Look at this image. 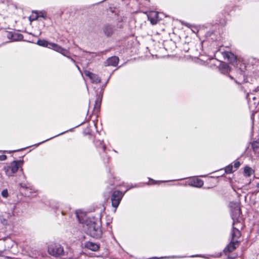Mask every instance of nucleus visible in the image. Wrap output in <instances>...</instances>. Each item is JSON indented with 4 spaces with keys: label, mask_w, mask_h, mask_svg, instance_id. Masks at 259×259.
<instances>
[{
    "label": "nucleus",
    "mask_w": 259,
    "mask_h": 259,
    "mask_svg": "<svg viewBox=\"0 0 259 259\" xmlns=\"http://www.w3.org/2000/svg\"><path fill=\"white\" fill-rule=\"evenodd\" d=\"M48 252L50 255L56 257L67 258L72 257V253L70 250L68 248L64 249L61 244L58 243L50 244L48 246Z\"/></svg>",
    "instance_id": "1"
},
{
    "label": "nucleus",
    "mask_w": 259,
    "mask_h": 259,
    "mask_svg": "<svg viewBox=\"0 0 259 259\" xmlns=\"http://www.w3.org/2000/svg\"><path fill=\"white\" fill-rule=\"evenodd\" d=\"M86 233L95 238H99L102 235L100 225L95 222L90 221L84 226Z\"/></svg>",
    "instance_id": "2"
},
{
    "label": "nucleus",
    "mask_w": 259,
    "mask_h": 259,
    "mask_svg": "<svg viewBox=\"0 0 259 259\" xmlns=\"http://www.w3.org/2000/svg\"><path fill=\"white\" fill-rule=\"evenodd\" d=\"M15 209V205L8 204L6 206V208L3 210L4 214L0 215V222L3 225L7 226L9 224L8 219L14 215V211Z\"/></svg>",
    "instance_id": "3"
},
{
    "label": "nucleus",
    "mask_w": 259,
    "mask_h": 259,
    "mask_svg": "<svg viewBox=\"0 0 259 259\" xmlns=\"http://www.w3.org/2000/svg\"><path fill=\"white\" fill-rule=\"evenodd\" d=\"M231 217L234 225L241 223L239 221V218L241 213V210L237 203L231 202Z\"/></svg>",
    "instance_id": "4"
},
{
    "label": "nucleus",
    "mask_w": 259,
    "mask_h": 259,
    "mask_svg": "<svg viewBox=\"0 0 259 259\" xmlns=\"http://www.w3.org/2000/svg\"><path fill=\"white\" fill-rule=\"evenodd\" d=\"M23 162L21 160L14 161L10 165L4 167L5 174L8 177L12 176L17 171Z\"/></svg>",
    "instance_id": "5"
},
{
    "label": "nucleus",
    "mask_w": 259,
    "mask_h": 259,
    "mask_svg": "<svg viewBox=\"0 0 259 259\" xmlns=\"http://www.w3.org/2000/svg\"><path fill=\"white\" fill-rule=\"evenodd\" d=\"M123 194L119 191H115L111 198L112 205L114 207L117 208L123 197Z\"/></svg>",
    "instance_id": "6"
},
{
    "label": "nucleus",
    "mask_w": 259,
    "mask_h": 259,
    "mask_svg": "<svg viewBox=\"0 0 259 259\" xmlns=\"http://www.w3.org/2000/svg\"><path fill=\"white\" fill-rule=\"evenodd\" d=\"M232 225L233 228L231 232L232 240H237L241 236V233L239 229L242 228V224L241 223H239L237 225H234L233 223Z\"/></svg>",
    "instance_id": "7"
},
{
    "label": "nucleus",
    "mask_w": 259,
    "mask_h": 259,
    "mask_svg": "<svg viewBox=\"0 0 259 259\" xmlns=\"http://www.w3.org/2000/svg\"><path fill=\"white\" fill-rule=\"evenodd\" d=\"M50 49H52L56 52L61 53L63 55L70 58L69 57L67 56V55L69 54V52L67 50L63 49L61 47L55 43L51 42V46H50Z\"/></svg>",
    "instance_id": "8"
},
{
    "label": "nucleus",
    "mask_w": 259,
    "mask_h": 259,
    "mask_svg": "<svg viewBox=\"0 0 259 259\" xmlns=\"http://www.w3.org/2000/svg\"><path fill=\"white\" fill-rule=\"evenodd\" d=\"M84 74L90 78L92 82L98 83L101 82V79L97 74H94L88 70L84 71Z\"/></svg>",
    "instance_id": "9"
},
{
    "label": "nucleus",
    "mask_w": 259,
    "mask_h": 259,
    "mask_svg": "<svg viewBox=\"0 0 259 259\" xmlns=\"http://www.w3.org/2000/svg\"><path fill=\"white\" fill-rule=\"evenodd\" d=\"M223 56L224 57L227 58L231 64L233 65H235V64L237 62V58L233 53L229 52H224L223 53Z\"/></svg>",
    "instance_id": "10"
},
{
    "label": "nucleus",
    "mask_w": 259,
    "mask_h": 259,
    "mask_svg": "<svg viewBox=\"0 0 259 259\" xmlns=\"http://www.w3.org/2000/svg\"><path fill=\"white\" fill-rule=\"evenodd\" d=\"M119 58L116 56H113L109 58L105 62L107 66H116L118 65Z\"/></svg>",
    "instance_id": "11"
},
{
    "label": "nucleus",
    "mask_w": 259,
    "mask_h": 259,
    "mask_svg": "<svg viewBox=\"0 0 259 259\" xmlns=\"http://www.w3.org/2000/svg\"><path fill=\"white\" fill-rule=\"evenodd\" d=\"M85 247L93 251H98L99 249V245L91 241L87 242L85 243Z\"/></svg>",
    "instance_id": "12"
},
{
    "label": "nucleus",
    "mask_w": 259,
    "mask_h": 259,
    "mask_svg": "<svg viewBox=\"0 0 259 259\" xmlns=\"http://www.w3.org/2000/svg\"><path fill=\"white\" fill-rule=\"evenodd\" d=\"M103 31L105 34L107 36H110L113 33L114 31V27L110 24H106L103 28Z\"/></svg>",
    "instance_id": "13"
},
{
    "label": "nucleus",
    "mask_w": 259,
    "mask_h": 259,
    "mask_svg": "<svg viewBox=\"0 0 259 259\" xmlns=\"http://www.w3.org/2000/svg\"><path fill=\"white\" fill-rule=\"evenodd\" d=\"M238 244V240H232L230 243L225 248V251L227 252H230L236 248V246Z\"/></svg>",
    "instance_id": "14"
},
{
    "label": "nucleus",
    "mask_w": 259,
    "mask_h": 259,
    "mask_svg": "<svg viewBox=\"0 0 259 259\" xmlns=\"http://www.w3.org/2000/svg\"><path fill=\"white\" fill-rule=\"evenodd\" d=\"M219 69L221 71V73L223 74H226L229 72L231 70V69L227 63L222 62L220 66H219Z\"/></svg>",
    "instance_id": "15"
},
{
    "label": "nucleus",
    "mask_w": 259,
    "mask_h": 259,
    "mask_svg": "<svg viewBox=\"0 0 259 259\" xmlns=\"http://www.w3.org/2000/svg\"><path fill=\"white\" fill-rule=\"evenodd\" d=\"M158 13L156 12H151L148 16V19L153 24H156L157 22Z\"/></svg>",
    "instance_id": "16"
},
{
    "label": "nucleus",
    "mask_w": 259,
    "mask_h": 259,
    "mask_svg": "<svg viewBox=\"0 0 259 259\" xmlns=\"http://www.w3.org/2000/svg\"><path fill=\"white\" fill-rule=\"evenodd\" d=\"M190 185L196 187H201L203 185V182L202 180L196 178L191 182Z\"/></svg>",
    "instance_id": "17"
},
{
    "label": "nucleus",
    "mask_w": 259,
    "mask_h": 259,
    "mask_svg": "<svg viewBox=\"0 0 259 259\" xmlns=\"http://www.w3.org/2000/svg\"><path fill=\"white\" fill-rule=\"evenodd\" d=\"M51 42H48L44 39H39L37 40V44L40 46L47 47L50 49Z\"/></svg>",
    "instance_id": "18"
},
{
    "label": "nucleus",
    "mask_w": 259,
    "mask_h": 259,
    "mask_svg": "<svg viewBox=\"0 0 259 259\" xmlns=\"http://www.w3.org/2000/svg\"><path fill=\"white\" fill-rule=\"evenodd\" d=\"M250 108H251L252 102L256 100V97L252 94H248L246 96Z\"/></svg>",
    "instance_id": "19"
},
{
    "label": "nucleus",
    "mask_w": 259,
    "mask_h": 259,
    "mask_svg": "<svg viewBox=\"0 0 259 259\" xmlns=\"http://www.w3.org/2000/svg\"><path fill=\"white\" fill-rule=\"evenodd\" d=\"M254 170L248 166H246L244 168V174L246 177H250L253 173Z\"/></svg>",
    "instance_id": "20"
},
{
    "label": "nucleus",
    "mask_w": 259,
    "mask_h": 259,
    "mask_svg": "<svg viewBox=\"0 0 259 259\" xmlns=\"http://www.w3.org/2000/svg\"><path fill=\"white\" fill-rule=\"evenodd\" d=\"M233 171V166L232 165H229L225 168V172L227 174H230Z\"/></svg>",
    "instance_id": "21"
},
{
    "label": "nucleus",
    "mask_w": 259,
    "mask_h": 259,
    "mask_svg": "<svg viewBox=\"0 0 259 259\" xmlns=\"http://www.w3.org/2000/svg\"><path fill=\"white\" fill-rule=\"evenodd\" d=\"M2 195L4 198H7L8 196V192L7 189L2 191Z\"/></svg>",
    "instance_id": "22"
},
{
    "label": "nucleus",
    "mask_w": 259,
    "mask_h": 259,
    "mask_svg": "<svg viewBox=\"0 0 259 259\" xmlns=\"http://www.w3.org/2000/svg\"><path fill=\"white\" fill-rule=\"evenodd\" d=\"M100 102H101V101H99L98 100H96V101L95 108L97 110H98L100 107Z\"/></svg>",
    "instance_id": "23"
},
{
    "label": "nucleus",
    "mask_w": 259,
    "mask_h": 259,
    "mask_svg": "<svg viewBox=\"0 0 259 259\" xmlns=\"http://www.w3.org/2000/svg\"><path fill=\"white\" fill-rule=\"evenodd\" d=\"M240 165V163L239 161H236L234 163V167L236 169H237Z\"/></svg>",
    "instance_id": "24"
},
{
    "label": "nucleus",
    "mask_w": 259,
    "mask_h": 259,
    "mask_svg": "<svg viewBox=\"0 0 259 259\" xmlns=\"http://www.w3.org/2000/svg\"><path fill=\"white\" fill-rule=\"evenodd\" d=\"M253 151L255 153H257L258 155H259V147L256 146L253 147Z\"/></svg>",
    "instance_id": "25"
},
{
    "label": "nucleus",
    "mask_w": 259,
    "mask_h": 259,
    "mask_svg": "<svg viewBox=\"0 0 259 259\" xmlns=\"http://www.w3.org/2000/svg\"><path fill=\"white\" fill-rule=\"evenodd\" d=\"M7 159V156L5 155H0V160L4 161Z\"/></svg>",
    "instance_id": "26"
},
{
    "label": "nucleus",
    "mask_w": 259,
    "mask_h": 259,
    "mask_svg": "<svg viewBox=\"0 0 259 259\" xmlns=\"http://www.w3.org/2000/svg\"><path fill=\"white\" fill-rule=\"evenodd\" d=\"M99 143L101 145H102V148L103 149V150L105 151L106 149V146L104 145H102V142L101 141H99Z\"/></svg>",
    "instance_id": "27"
},
{
    "label": "nucleus",
    "mask_w": 259,
    "mask_h": 259,
    "mask_svg": "<svg viewBox=\"0 0 259 259\" xmlns=\"http://www.w3.org/2000/svg\"><path fill=\"white\" fill-rule=\"evenodd\" d=\"M40 13L41 14L40 15V16L44 17V18H45L46 17V14L45 12H41Z\"/></svg>",
    "instance_id": "28"
},
{
    "label": "nucleus",
    "mask_w": 259,
    "mask_h": 259,
    "mask_svg": "<svg viewBox=\"0 0 259 259\" xmlns=\"http://www.w3.org/2000/svg\"><path fill=\"white\" fill-rule=\"evenodd\" d=\"M20 186L22 188H26V189H30V190H31L32 189L31 188H29L28 187H27L26 186V185L25 184H20Z\"/></svg>",
    "instance_id": "29"
},
{
    "label": "nucleus",
    "mask_w": 259,
    "mask_h": 259,
    "mask_svg": "<svg viewBox=\"0 0 259 259\" xmlns=\"http://www.w3.org/2000/svg\"><path fill=\"white\" fill-rule=\"evenodd\" d=\"M65 132H63V133H61V134H59V135H57V136H54L53 137H52V138H50V139H48V140H46L45 141H45H47L48 140H50V139H52V138H54V137H57V136H59V135H62V134H63L65 133ZM44 141L42 142L41 143H44Z\"/></svg>",
    "instance_id": "30"
},
{
    "label": "nucleus",
    "mask_w": 259,
    "mask_h": 259,
    "mask_svg": "<svg viewBox=\"0 0 259 259\" xmlns=\"http://www.w3.org/2000/svg\"><path fill=\"white\" fill-rule=\"evenodd\" d=\"M256 187H257V189H258V191L259 192V183L257 184Z\"/></svg>",
    "instance_id": "31"
},
{
    "label": "nucleus",
    "mask_w": 259,
    "mask_h": 259,
    "mask_svg": "<svg viewBox=\"0 0 259 259\" xmlns=\"http://www.w3.org/2000/svg\"><path fill=\"white\" fill-rule=\"evenodd\" d=\"M166 258V257H159V258H160V259H162V258ZM153 258H158L157 257H153Z\"/></svg>",
    "instance_id": "32"
},
{
    "label": "nucleus",
    "mask_w": 259,
    "mask_h": 259,
    "mask_svg": "<svg viewBox=\"0 0 259 259\" xmlns=\"http://www.w3.org/2000/svg\"><path fill=\"white\" fill-rule=\"evenodd\" d=\"M229 77H230L231 79H233V77L232 76L230 75Z\"/></svg>",
    "instance_id": "33"
},
{
    "label": "nucleus",
    "mask_w": 259,
    "mask_h": 259,
    "mask_svg": "<svg viewBox=\"0 0 259 259\" xmlns=\"http://www.w3.org/2000/svg\"><path fill=\"white\" fill-rule=\"evenodd\" d=\"M70 59H71V61H72V62H75V61H74L73 59H72V58H70Z\"/></svg>",
    "instance_id": "34"
},
{
    "label": "nucleus",
    "mask_w": 259,
    "mask_h": 259,
    "mask_svg": "<svg viewBox=\"0 0 259 259\" xmlns=\"http://www.w3.org/2000/svg\"><path fill=\"white\" fill-rule=\"evenodd\" d=\"M76 67H77V69H78L79 70H80L79 67L77 65H76Z\"/></svg>",
    "instance_id": "35"
},
{
    "label": "nucleus",
    "mask_w": 259,
    "mask_h": 259,
    "mask_svg": "<svg viewBox=\"0 0 259 259\" xmlns=\"http://www.w3.org/2000/svg\"><path fill=\"white\" fill-rule=\"evenodd\" d=\"M235 82H236V83H238V84H239V82H238L237 80H235Z\"/></svg>",
    "instance_id": "36"
},
{
    "label": "nucleus",
    "mask_w": 259,
    "mask_h": 259,
    "mask_svg": "<svg viewBox=\"0 0 259 259\" xmlns=\"http://www.w3.org/2000/svg\"><path fill=\"white\" fill-rule=\"evenodd\" d=\"M256 103V102H254L253 104H254V105H255Z\"/></svg>",
    "instance_id": "37"
},
{
    "label": "nucleus",
    "mask_w": 259,
    "mask_h": 259,
    "mask_svg": "<svg viewBox=\"0 0 259 259\" xmlns=\"http://www.w3.org/2000/svg\"><path fill=\"white\" fill-rule=\"evenodd\" d=\"M194 256H196V255H192V256H191V257H194Z\"/></svg>",
    "instance_id": "38"
},
{
    "label": "nucleus",
    "mask_w": 259,
    "mask_h": 259,
    "mask_svg": "<svg viewBox=\"0 0 259 259\" xmlns=\"http://www.w3.org/2000/svg\"><path fill=\"white\" fill-rule=\"evenodd\" d=\"M258 102H259V100H257V103H258Z\"/></svg>",
    "instance_id": "39"
}]
</instances>
